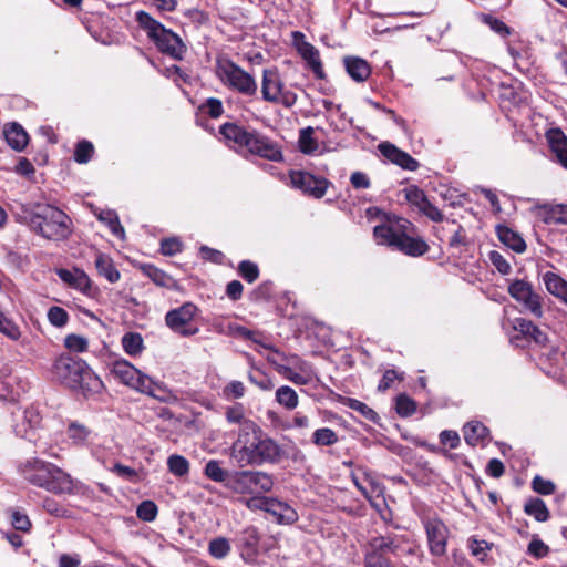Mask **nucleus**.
Here are the masks:
<instances>
[{
	"label": "nucleus",
	"instance_id": "aec40b11",
	"mask_svg": "<svg viewBox=\"0 0 567 567\" xmlns=\"http://www.w3.org/2000/svg\"><path fill=\"white\" fill-rule=\"evenodd\" d=\"M219 132L228 142H234L239 147H246L247 150L255 133V131H248L235 123L223 124Z\"/></svg>",
	"mask_w": 567,
	"mask_h": 567
},
{
	"label": "nucleus",
	"instance_id": "864d4df0",
	"mask_svg": "<svg viewBox=\"0 0 567 567\" xmlns=\"http://www.w3.org/2000/svg\"><path fill=\"white\" fill-rule=\"evenodd\" d=\"M347 406L359 412L362 416H364L369 421H375L378 417V414L374 410H372L365 403H363L357 399H348Z\"/></svg>",
	"mask_w": 567,
	"mask_h": 567
},
{
	"label": "nucleus",
	"instance_id": "8fccbe9b",
	"mask_svg": "<svg viewBox=\"0 0 567 567\" xmlns=\"http://www.w3.org/2000/svg\"><path fill=\"white\" fill-rule=\"evenodd\" d=\"M48 320L49 322L56 327L62 328L68 324L69 313L61 307L53 306L48 310Z\"/></svg>",
	"mask_w": 567,
	"mask_h": 567
},
{
	"label": "nucleus",
	"instance_id": "b1692460",
	"mask_svg": "<svg viewBox=\"0 0 567 567\" xmlns=\"http://www.w3.org/2000/svg\"><path fill=\"white\" fill-rule=\"evenodd\" d=\"M348 74L357 82L365 81L371 74L369 63L357 56H347L343 60Z\"/></svg>",
	"mask_w": 567,
	"mask_h": 567
},
{
	"label": "nucleus",
	"instance_id": "bb28decb",
	"mask_svg": "<svg viewBox=\"0 0 567 567\" xmlns=\"http://www.w3.org/2000/svg\"><path fill=\"white\" fill-rule=\"evenodd\" d=\"M543 280L547 291L567 305V281L551 271L545 272Z\"/></svg>",
	"mask_w": 567,
	"mask_h": 567
},
{
	"label": "nucleus",
	"instance_id": "6e6d98bb",
	"mask_svg": "<svg viewBox=\"0 0 567 567\" xmlns=\"http://www.w3.org/2000/svg\"><path fill=\"white\" fill-rule=\"evenodd\" d=\"M0 332L6 334L12 340H17L20 337L19 328L8 318H6L0 310Z\"/></svg>",
	"mask_w": 567,
	"mask_h": 567
},
{
	"label": "nucleus",
	"instance_id": "9d476101",
	"mask_svg": "<svg viewBox=\"0 0 567 567\" xmlns=\"http://www.w3.org/2000/svg\"><path fill=\"white\" fill-rule=\"evenodd\" d=\"M104 391L99 375L82 360L73 359V394L84 400H97Z\"/></svg>",
	"mask_w": 567,
	"mask_h": 567
},
{
	"label": "nucleus",
	"instance_id": "4468645a",
	"mask_svg": "<svg viewBox=\"0 0 567 567\" xmlns=\"http://www.w3.org/2000/svg\"><path fill=\"white\" fill-rule=\"evenodd\" d=\"M197 311L194 303L185 302L181 307L169 310L165 316V322L169 329L183 337L194 336L198 332V328L193 326Z\"/></svg>",
	"mask_w": 567,
	"mask_h": 567
},
{
	"label": "nucleus",
	"instance_id": "79ce46f5",
	"mask_svg": "<svg viewBox=\"0 0 567 567\" xmlns=\"http://www.w3.org/2000/svg\"><path fill=\"white\" fill-rule=\"evenodd\" d=\"M167 467L173 475L183 477L189 472V462L182 455L173 454L167 458Z\"/></svg>",
	"mask_w": 567,
	"mask_h": 567
},
{
	"label": "nucleus",
	"instance_id": "6ab92c4d",
	"mask_svg": "<svg viewBox=\"0 0 567 567\" xmlns=\"http://www.w3.org/2000/svg\"><path fill=\"white\" fill-rule=\"evenodd\" d=\"M546 138L557 162L567 168V136L560 128H550L546 132Z\"/></svg>",
	"mask_w": 567,
	"mask_h": 567
},
{
	"label": "nucleus",
	"instance_id": "393cba45",
	"mask_svg": "<svg viewBox=\"0 0 567 567\" xmlns=\"http://www.w3.org/2000/svg\"><path fill=\"white\" fill-rule=\"evenodd\" d=\"M7 143L16 151H22L28 144V134L17 123L7 124L3 128Z\"/></svg>",
	"mask_w": 567,
	"mask_h": 567
},
{
	"label": "nucleus",
	"instance_id": "5fc2aeb1",
	"mask_svg": "<svg viewBox=\"0 0 567 567\" xmlns=\"http://www.w3.org/2000/svg\"><path fill=\"white\" fill-rule=\"evenodd\" d=\"M239 274L248 282H254L259 276V269L256 264L244 260L239 264Z\"/></svg>",
	"mask_w": 567,
	"mask_h": 567
},
{
	"label": "nucleus",
	"instance_id": "09e8293b",
	"mask_svg": "<svg viewBox=\"0 0 567 567\" xmlns=\"http://www.w3.org/2000/svg\"><path fill=\"white\" fill-rule=\"evenodd\" d=\"M468 547L473 556H475L480 561H484L487 558L492 545L486 540L471 538L468 540Z\"/></svg>",
	"mask_w": 567,
	"mask_h": 567
},
{
	"label": "nucleus",
	"instance_id": "ddd939ff",
	"mask_svg": "<svg viewBox=\"0 0 567 567\" xmlns=\"http://www.w3.org/2000/svg\"><path fill=\"white\" fill-rule=\"evenodd\" d=\"M507 291L525 311L538 319L543 317V297L534 289L530 282L515 279L509 282Z\"/></svg>",
	"mask_w": 567,
	"mask_h": 567
},
{
	"label": "nucleus",
	"instance_id": "e2e57ef3",
	"mask_svg": "<svg viewBox=\"0 0 567 567\" xmlns=\"http://www.w3.org/2000/svg\"><path fill=\"white\" fill-rule=\"evenodd\" d=\"M184 16L195 25L200 27L208 22V14L199 9H188Z\"/></svg>",
	"mask_w": 567,
	"mask_h": 567
},
{
	"label": "nucleus",
	"instance_id": "774afa93",
	"mask_svg": "<svg viewBox=\"0 0 567 567\" xmlns=\"http://www.w3.org/2000/svg\"><path fill=\"white\" fill-rule=\"evenodd\" d=\"M440 441L442 444L449 445L450 449H456L460 445L461 439L457 432L444 430L440 434Z\"/></svg>",
	"mask_w": 567,
	"mask_h": 567
},
{
	"label": "nucleus",
	"instance_id": "4be33fe9",
	"mask_svg": "<svg viewBox=\"0 0 567 567\" xmlns=\"http://www.w3.org/2000/svg\"><path fill=\"white\" fill-rule=\"evenodd\" d=\"M225 416L227 422L239 425L238 433L252 432L254 429L259 426L255 421L245 415V410L241 404L227 408Z\"/></svg>",
	"mask_w": 567,
	"mask_h": 567
},
{
	"label": "nucleus",
	"instance_id": "c9c22d12",
	"mask_svg": "<svg viewBox=\"0 0 567 567\" xmlns=\"http://www.w3.org/2000/svg\"><path fill=\"white\" fill-rule=\"evenodd\" d=\"M96 216L99 220L103 221L110 228L114 236L121 239L125 237V230L114 210H102Z\"/></svg>",
	"mask_w": 567,
	"mask_h": 567
},
{
	"label": "nucleus",
	"instance_id": "9b49d317",
	"mask_svg": "<svg viewBox=\"0 0 567 567\" xmlns=\"http://www.w3.org/2000/svg\"><path fill=\"white\" fill-rule=\"evenodd\" d=\"M239 499L250 511H265L270 513L280 524H292L298 519L296 511L288 504L268 497L266 494H254Z\"/></svg>",
	"mask_w": 567,
	"mask_h": 567
},
{
	"label": "nucleus",
	"instance_id": "3c124183",
	"mask_svg": "<svg viewBox=\"0 0 567 567\" xmlns=\"http://www.w3.org/2000/svg\"><path fill=\"white\" fill-rule=\"evenodd\" d=\"M405 199L419 209L429 200L422 189L416 186H409L404 189Z\"/></svg>",
	"mask_w": 567,
	"mask_h": 567
},
{
	"label": "nucleus",
	"instance_id": "4d7b16f0",
	"mask_svg": "<svg viewBox=\"0 0 567 567\" xmlns=\"http://www.w3.org/2000/svg\"><path fill=\"white\" fill-rule=\"evenodd\" d=\"M112 472L115 473L117 476L125 478L132 483H137L140 481V476L134 468L123 465L121 463H116L113 466Z\"/></svg>",
	"mask_w": 567,
	"mask_h": 567
},
{
	"label": "nucleus",
	"instance_id": "680f3d73",
	"mask_svg": "<svg viewBox=\"0 0 567 567\" xmlns=\"http://www.w3.org/2000/svg\"><path fill=\"white\" fill-rule=\"evenodd\" d=\"M11 523L17 530L27 532L29 530L31 523L29 517L19 511L11 512Z\"/></svg>",
	"mask_w": 567,
	"mask_h": 567
},
{
	"label": "nucleus",
	"instance_id": "58836bf2",
	"mask_svg": "<svg viewBox=\"0 0 567 567\" xmlns=\"http://www.w3.org/2000/svg\"><path fill=\"white\" fill-rule=\"evenodd\" d=\"M204 474L212 481L223 483L224 485L230 476V473L224 470L217 460H210L206 463Z\"/></svg>",
	"mask_w": 567,
	"mask_h": 567
},
{
	"label": "nucleus",
	"instance_id": "f3484780",
	"mask_svg": "<svg viewBox=\"0 0 567 567\" xmlns=\"http://www.w3.org/2000/svg\"><path fill=\"white\" fill-rule=\"evenodd\" d=\"M248 151L269 161L279 162L282 159V153L279 146L256 131L248 146Z\"/></svg>",
	"mask_w": 567,
	"mask_h": 567
},
{
	"label": "nucleus",
	"instance_id": "a19ab883",
	"mask_svg": "<svg viewBox=\"0 0 567 567\" xmlns=\"http://www.w3.org/2000/svg\"><path fill=\"white\" fill-rule=\"evenodd\" d=\"M338 440V434L330 427L317 429L312 434V443L317 446H331Z\"/></svg>",
	"mask_w": 567,
	"mask_h": 567
},
{
	"label": "nucleus",
	"instance_id": "338daca9",
	"mask_svg": "<svg viewBox=\"0 0 567 567\" xmlns=\"http://www.w3.org/2000/svg\"><path fill=\"white\" fill-rule=\"evenodd\" d=\"M350 183L355 189H367L371 186L369 176L359 171L351 174Z\"/></svg>",
	"mask_w": 567,
	"mask_h": 567
},
{
	"label": "nucleus",
	"instance_id": "f8f14e48",
	"mask_svg": "<svg viewBox=\"0 0 567 567\" xmlns=\"http://www.w3.org/2000/svg\"><path fill=\"white\" fill-rule=\"evenodd\" d=\"M261 95L266 102L279 103L285 107L293 106L298 100L295 92L285 87L276 69H265L262 71Z\"/></svg>",
	"mask_w": 567,
	"mask_h": 567
},
{
	"label": "nucleus",
	"instance_id": "37998d69",
	"mask_svg": "<svg viewBox=\"0 0 567 567\" xmlns=\"http://www.w3.org/2000/svg\"><path fill=\"white\" fill-rule=\"evenodd\" d=\"M229 540L225 537H217L209 542L208 553L216 559H223L230 553Z\"/></svg>",
	"mask_w": 567,
	"mask_h": 567
},
{
	"label": "nucleus",
	"instance_id": "e433bc0d",
	"mask_svg": "<svg viewBox=\"0 0 567 567\" xmlns=\"http://www.w3.org/2000/svg\"><path fill=\"white\" fill-rule=\"evenodd\" d=\"M122 346L128 355H138L144 348L143 338L137 332H127L122 337Z\"/></svg>",
	"mask_w": 567,
	"mask_h": 567
},
{
	"label": "nucleus",
	"instance_id": "6e6552de",
	"mask_svg": "<svg viewBox=\"0 0 567 567\" xmlns=\"http://www.w3.org/2000/svg\"><path fill=\"white\" fill-rule=\"evenodd\" d=\"M215 74L221 84L244 96L255 97L258 85L255 78L226 58L216 60Z\"/></svg>",
	"mask_w": 567,
	"mask_h": 567
},
{
	"label": "nucleus",
	"instance_id": "a878e982",
	"mask_svg": "<svg viewBox=\"0 0 567 567\" xmlns=\"http://www.w3.org/2000/svg\"><path fill=\"white\" fill-rule=\"evenodd\" d=\"M51 374L53 380L65 384L66 386L71 385V355L70 354H61L54 361L51 370Z\"/></svg>",
	"mask_w": 567,
	"mask_h": 567
},
{
	"label": "nucleus",
	"instance_id": "a211bd4d",
	"mask_svg": "<svg viewBox=\"0 0 567 567\" xmlns=\"http://www.w3.org/2000/svg\"><path fill=\"white\" fill-rule=\"evenodd\" d=\"M378 148L385 158L404 169L415 171L419 167L416 159L406 152L398 148L394 144L383 142L379 144Z\"/></svg>",
	"mask_w": 567,
	"mask_h": 567
},
{
	"label": "nucleus",
	"instance_id": "bf43d9fd",
	"mask_svg": "<svg viewBox=\"0 0 567 567\" xmlns=\"http://www.w3.org/2000/svg\"><path fill=\"white\" fill-rule=\"evenodd\" d=\"M203 110L213 118H218L224 112L221 101L216 97L207 99L203 104Z\"/></svg>",
	"mask_w": 567,
	"mask_h": 567
},
{
	"label": "nucleus",
	"instance_id": "1a4fd4ad",
	"mask_svg": "<svg viewBox=\"0 0 567 567\" xmlns=\"http://www.w3.org/2000/svg\"><path fill=\"white\" fill-rule=\"evenodd\" d=\"M111 372L121 383L158 400H166V395L157 393L164 392V389L126 360L113 362Z\"/></svg>",
	"mask_w": 567,
	"mask_h": 567
},
{
	"label": "nucleus",
	"instance_id": "7c9ffc66",
	"mask_svg": "<svg viewBox=\"0 0 567 567\" xmlns=\"http://www.w3.org/2000/svg\"><path fill=\"white\" fill-rule=\"evenodd\" d=\"M142 270L155 285L159 287L168 289L176 287V281L172 276L153 265H144L142 266Z\"/></svg>",
	"mask_w": 567,
	"mask_h": 567
},
{
	"label": "nucleus",
	"instance_id": "72a5a7b5",
	"mask_svg": "<svg viewBox=\"0 0 567 567\" xmlns=\"http://www.w3.org/2000/svg\"><path fill=\"white\" fill-rule=\"evenodd\" d=\"M276 401L282 408L291 411L298 406L299 398L292 388L281 385L276 390Z\"/></svg>",
	"mask_w": 567,
	"mask_h": 567
},
{
	"label": "nucleus",
	"instance_id": "f704fd0d",
	"mask_svg": "<svg viewBox=\"0 0 567 567\" xmlns=\"http://www.w3.org/2000/svg\"><path fill=\"white\" fill-rule=\"evenodd\" d=\"M543 220L548 225L567 226V205L558 204L544 210Z\"/></svg>",
	"mask_w": 567,
	"mask_h": 567
},
{
	"label": "nucleus",
	"instance_id": "69168bd1",
	"mask_svg": "<svg viewBox=\"0 0 567 567\" xmlns=\"http://www.w3.org/2000/svg\"><path fill=\"white\" fill-rule=\"evenodd\" d=\"M548 551V546L540 539L535 538L528 545V554L536 558H543L547 556Z\"/></svg>",
	"mask_w": 567,
	"mask_h": 567
},
{
	"label": "nucleus",
	"instance_id": "cd10ccee",
	"mask_svg": "<svg viewBox=\"0 0 567 567\" xmlns=\"http://www.w3.org/2000/svg\"><path fill=\"white\" fill-rule=\"evenodd\" d=\"M466 443L471 446L483 444L488 434V429L478 421H471L463 427Z\"/></svg>",
	"mask_w": 567,
	"mask_h": 567
},
{
	"label": "nucleus",
	"instance_id": "a18cd8bd",
	"mask_svg": "<svg viewBox=\"0 0 567 567\" xmlns=\"http://www.w3.org/2000/svg\"><path fill=\"white\" fill-rule=\"evenodd\" d=\"M313 128L308 126L302 128L299 134V148L305 154H312L317 151L318 144L312 137Z\"/></svg>",
	"mask_w": 567,
	"mask_h": 567
},
{
	"label": "nucleus",
	"instance_id": "39448f33",
	"mask_svg": "<svg viewBox=\"0 0 567 567\" xmlns=\"http://www.w3.org/2000/svg\"><path fill=\"white\" fill-rule=\"evenodd\" d=\"M23 477L33 485L44 487L55 494L71 491V478L56 466L40 460L28 462L22 467Z\"/></svg>",
	"mask_w": 567,
	"mask_h": 567
},
{
	"label": "nucleus",
	"instance_id": "412c9836",
	"mask_svg": "<svg viewBox=\"0 0 567 567\" xmlns=\"http://www.w3.org/2000/svg\"><path fill=\"white\" fill-rule=\"evenodd\" d=\"M297 51L307 62L311 71L318 79L324 78V71L320 60L319 51L309 42L301 41L297 44Z\"/></svg>",
	"mask_w": 567,
	"mask_h": 567
},
{
	"label": "nucleus",
	"instance_id": "c03bdc74",
	"mask_svg": "<svg viewBox=\"0 0 567 567\" xmlns=\"http://www.w3.org/2000/svg\"><path fill=\"white\" fill-rule=\"evenodd\" d=\"M278 373H280L287 380L299 385L308 384L313 377L312 374L296 371L292 367L289 365L278 367Z\"/></svg>",
	"mask_w": 567,
	"mask_h": 567
},
{
	"label": "nucleus",
	"instance_id": "dca6fc26",
	"mask_svg": "<svg viewBox=\"0 0 567 567\" xmlns=\"http://www.w3.org/2000/svg\"><path fill=\"white\" fill-rule=\"evenodd\" d=\"M423 524L431 554L439 557L443 556L446 553L447 527L437 517L426 518L423 520Z\"/></svg>",
	"mask_w": 567,
	"mask_h": 567
},
{
	"label": "nucleus",
	"instance_id": "0e129e2a",
	"mask_svg": "<svg viewBox=\"0 0 567 567\" xmlns=\"http://www.w3.org/2000/svg\"><path fill=\"white\" fill-rule=\"evenodd\" d=\"M489 260L502 275L509 274L511 265L498 251H491Z\"/></svg>",
	"mask_w": 567,
	"mask_h": 567
},
{
	"label": "nucleus",
	"instance_id": "c756f323",
	"mask_svg": "<svg viewBox=\"0 0 567 567\" xmlns=\"http://www.w3.org/2000/svg\"><path fill=\"white\" fill-rule=\"evenodd\" d=\"M497 236L499 240L513 249L516 252H523L526 249V244L524 239L514 230L506 226H498L497 227Z\"/></svg>",
	"mask_w": 567,
	"mask_h": 567
},
{
	"label": "nucleus",
	"instance_id": "f03ea898",
	"mask_svg": "<svg viewBox=\"0 0 567 567\" xmlns=\"http://www.w3.org/2000/svg\"><path fill=\"white\" fill-rule=\"evenodd\" d=\"M20 218L32 230L48 239H64L69 234L68 215L50 205L37 204L33 207H23Z\"/></svg>",
	"mask_w": 567,
	"mask_h": 567
},
{
	"label": "nucleus",
	"instance_id": "423d86ee",
	"mask_svg": "<svg viewBox=\"0 0 567 567\" xmlns=\"http://www.w3.org/2000/svg\"><path fill=\"white\" fill-rule=\"evenodd\" d=\"M136 21L161 52L166 53L176 60L183 59L186 53V45L176 33L166 29L161 22L155 20L145 11H138L136 13Z\"/></svg>",
	"mask_w": 567,
	"mask_h": 567
},
{
	"label": "nucleus",
	"instance_id": "603ef678",
	"mask_svg": "<svg viewBox=\"0 0 567 567\" xmlns=\"http://www.w3.org/2000/svg\"><path fill=\"white\" fill-rule=\"evenodd\" d=\"M136 515L144 522H153L157 516V506L152 501H144L138 505Z\"/></svg>",
	"mask_w": 567,
	"mask_h": 567
},
{
	"label": "nucleus",
	"instance_id": "20e7f679",
	"mask_svg": "<svg viewBox=\"0 0 567 567\" xmlns=\"http://www.w3.org/2000/svg\"><path fill=\"white\" fill-rule=\"evenodd\" d=\"M408 220L386 223L374 227V238L379 245L395 248L411 257H420L429 250L427 244L421 238L408 236L405 233Z\"/></svg>",
	"mask_w": 567,
	"mask_h": 567
},
{
	"label": "nucleus",
	"instance_id": "473e14b6",
	"mask_svg": "<svg viewBox=\"0 0 567 567\" xmlns=\"http://www.w3.org/2000/svg\"><path fill=\"white\" fill-rule=\"evenodd\" d=\"M97 272L105 277L107 281L114 284L120 280V272L113 265L112 260L105 255H99L95 259Z\"/></svg>",
	"mask_w": 567,
	"mask_h": 567
},
{
	"label": "nucleus",
	"instance_id": "ea45409f",
	"mask_svg": "<svg viewBox=\"0 0 567 567\" xmlns=\"http://www.w3.org/2000/svg\"><path fill=\"white\" fill-rule=\"evenodd\" d=\"M260 537L255 527L244 529L239 535L240 545L247 549L248 554H255L258 548Z\"/></svg>",
	"mask_w": 567,
	"mask_h": 567
},
{
	"label": "nucleus",
	"instance_id": "2eb2a0df",
	"mask_svg": "<svg viewBox=\"0 0 567 567\" xmlns=\"http://www.w3.org/2000/svg\"><path fill=\"white\" fill-rule=\"evenodd\" d=\"M289 176L292 187L315 198L323 197L330 185L324 177H318L303 171H292Z\"/></svg>",
	"mask_w": 567,
	"mask_h": 567
},
{
	"label": "nucleus",
	"instance_id": "49530a36",
	"mask_svg": "<svg viewBox=\"0 0 567 567\" xmlns=\"http://www.w3.org/2000/svg\"><path fill=\"white\" fill-rule=\"evenodd\" d=\"M94 154V146L91 142L83 140L76 144L73 152V159L80 164L87 163Z\"/></svg>",
	"mask_w": 567,
	"mask_h": 567
},
{
	"label": "nucleus",
	"instance_id": "5701e85b",
	"mask_svg": "<svg viewBox=\"0 0 567 567\" xmlns=\"http://www.w3.org/2000/svg\"><path fill=\"white\" fill-rule=\"evenodd\" d=\"M513 328L522 333L525 338H528L535 343L544 346L547 342V336L530 320L525 318H516L513 321Z\"/></svg>",
	"mask_w": 567,
	"mask_h": 567
},
{
	"label": "nucleus",
	"instance_id": "f257e3e1",
	"mask_svg": "<svg viewBox=\"0 0 567 567\" xmlns=\"http://www.w3.org/2000/svg\"><path fill=\"white\" fill-rule=\"evenodd\" d=\"M229 455L241 468L260 466L277 462L281 456V447L258 426L252 432L238 433L229 449Z\"/></svg>",
	"mask_w": 567,
	"mask_h": 567
},
{
	"label": "nucleus",
	"instance_id": "4c0bfd02",
	"mask_svg": "<svg viewBox=\"0 0 567 567\" xmlns=\"http://www.w3.org/2000/svg\"><path fill=\"white\" fill-rule=\"evenodd\" d=\"M525 513L533 516L537 522H546L549 517V512L546 504L540 498L528 501L524 506Z\"/></svg>",
	"mask_w": 567,
	"mask_h": 567
},
{
	"label": "nucleus",
	"instance_id": "2f4dec72",
	"mask_svg": "<svg viewBox=\"0 0 567 567\" xmlns=\"http://www.w3.org/2000/svg\"><path fill=\"white\" fill-rule=\"evenodd\" d=\"M365 486H360V492L372 504L377 505L375 501L382 498L384 487L381 483L377 482L371 474L364 472Z\"/></svg>",
	"mask_w": 567,
	"mask_h": 567
},
{
	"label": "nucleus",
	"instance_id": "c85d7f7f",
	"mask_svg": "<svg viewBox=\"0 0 567 567\" xmlns=\"http://www.w3.org/2000/svg\"><path fill=\"white\" fill-rule=\"evenodd\" d=\"M73 289H76L87 298H95L99 289L90 277L81 269L73 268Z\"/></svg>",
	"mask_w": 567,
	"mask_h": 567
},
{
	"label": "nucleus",
	"instance_id": "13d9d810",
	"mask_svg": "<svg viewBox=\"0 0 567 567\" xmlns=\"http://www.w3.org/2000/svg\"><path fill=\"white\" fill-rule=\"evenodd\" d=\"M532 485L533 489L542 495H550L555 491V485L551 481L545 480L538 475L534 477Z\"/></svg>",
	"mask_w": 567,
	"mask_h": 567
},
{
	"label": "nucleus",
	"instance_id": "052dcab7",
	"mask_svg": "<svg viewBox=\"0 0 567 567\" xmlns=\"http://www.w3.org/2000/svg\"><path fill=\"white\" fill-rule=\"evenodd\" d=\"M182 243L177 238L163 239L161 243V252L165 256H174L182 251Z\"/></svg>",
	"mask_w": 567,
	"mask_h": 567
},
{
	"label": "nucleus",
	"instance_id": "de8ad7c7",
	"mask_svg": "<svg viewBox=\"0 0 567 567\" xmlns=\"http://www.w3.org/2000/svg\"><path fill=\"white\" fill-rule=\"evenodd\" d=\"M395 410L400 416L408 417L416 411V403L406 394H400L395 400Z\"/></svg>",
	"mask_w": 567,
	"mask_h": 567
},
{
	"label": "nucleus",
	"instance_id": "7ed1b4c3",
	"mask_svg": "<svg viewBox=\"0 0 567 567\" xmlns=\"http://www.w3.org/2000/svg\"><path fill=\"white\" fill-rule=\"evenodd\" d=\"M417 547L404 535H379L372 537L364 549V567H386L391 565L389 556L415 555Z\"/></svg>",
	"mask_w": 567,
	"mask_h": 567
},
{
	"label": "nucleus",
	"instance_id": "0eeeda50",
	"mask_svg": "<svg viewBox=\"0 0 567 567\" xmlns=\"http://www.w3.org/2000/svg\"><path fill=\"white\" fill-rule=\"evenodd\" d=\"M275 481L271 474L264 471L241 470L230 473L225 487L240 498L254 494L271 492Z\"/></svg>",
	"mask_w": 567,
	"mask_h": 567
}]
</instances>
